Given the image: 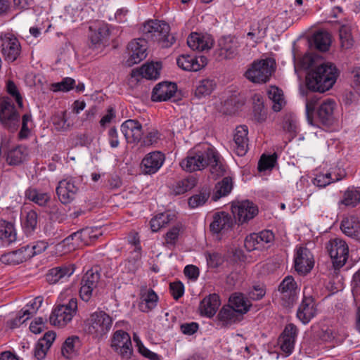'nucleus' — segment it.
Segmentation results:
<instances>
[{"mask_svg":"<svg viewBox=\"0 0 360 360\" xmlns=\"http://www.w3.org/2000/svg\"><path fill=\"white\" fill-rule=\"evenodd\" d=\"M338 77V69L331 63L311 68L306 76V86L311 91L323 93L330 89Z\"/></svg>","mask_w":360,"mask_h":360,"instance_id":"obj_1","label":"nucleus"},{"mask_svg":"<svg viewBox=\"0 0 360 360\" xmlns=\"http://www.w3.org/2000/svg\"><path fill=\"white\" fill-rule=\"evenodd\" d=\"M169 32V24L159 20H149L141 27L142 37L146 41L158 42L162 48H169L176 41L175 37Z\"/></svg>","mask_w":360,"mask_h":360,"instance_id":"obj_2","label":"nucleus"},{"mask_svg":"<svg viewBox=\"0 0 360 360\" xmlns=\"http://www.w3.org/2000/svg\"><path fill=\"white\" fill-rule=\"evenodd\" d=\"M209 155H213L211 146H198L188 151L186 158L181 161L180 166L188 172L202 170L209 165Z\"/></svg>","mask_w":360,"mask_h":360,"instance_id":"obj_3","label":"nucleus"},{"mask_svg":"<svg viewBox=\"0 0 360 360\" xmlns=\"http://www.w3.org/2000/svg\"><path fill=\"white\" fill-rule=\"evenodd\" d=\"M0 123L10 132H15L20 126V115L9 98H0Z\"/></svg>","mask_w":360,"mask_h":360,"instance_id":"obj_4","label":"nucleus"},{"mask_svg":"<svg viewBox=\"0 0 360 360\" xmlns=\"http://www.w3.org/2000/svg\"><path fill=\"white\" fill-rule=\"evenodd\" d=\"M274 60L271 58L254 61L245 76L253 83H265L274 70Z\"/></svg>","mask_w":360,"mask_h":360,"instance_id":"obj_5","label":"nucleus"},{"mask_svg":"<svg viewBox=\"0 0 360 360\" xmlns=\"http://www.w3.org/2000/svg\"><path fill=\"white\" fill-rule=\"evenodd\" d=\"M88 333L97 338H103L110 330L112 319L104 311L92 313L87 320Z\"/></svg>","mask_w":360,"mask_h":360,"instance_id":"obj_6","label":"nucleus"},{"mask_svg":"<svg viewBox=\"0 0 360 360\" xmlns=\"http://www.w3.org/2000/svg\"><path fill=\"white\" fill-rule=\"evenodd\" d=\"M77 310V300L72 298L67 304H59L52 311L49 321L54 326H66L75 315Z\"/></svg>","mask_w":360,"mask_h":360,"instance_id":"obj_7","label":"nucleus"},{"mask_svg":"<svg viewBox=\"0 0 360 360\" xmlns=\"http://www.w3.org/2000/svg\"><path fill=\"white\" fill-rule=\"evenodd\" d=\"M326 248L335 269L342 267L345 264L349 255V248L346 242L338 238L330 239L327 243Z\"/></svg>","mask_w":360,"mask_h":360,"instance_id":"obj_8","label":"nucleus"},{"mask_svg":"<svg viewBox=\"0 0 360 360\" xmlns=\"http://www.w3.org/2000/svg\"><path fill=\"white\" fill-rule=\"evenodd\" d=\"M239 43L231 36L222 37L218 40L217 49L214 51L216 60L233 59L238 54Z\"/></svg>","mask_w":360,"mask_h":360,"instance_id":"obj_9","label":"nucleus"},{"mask_svg":"<svg viewBox=\"0 0 360 360\" xmlns=\"http://www.w3.org/2000/svg\"><path fill=\"white\" fill-rule=\"evenodd\" d=\"M281 304L287 308L293 306L297 298V286L291 276H286L278 286Z\"/></svg>","mask_w":360,"mask_h":360,"instance_id":"obj_10","label":"nucleus"},{"mask_svg":"<svg viewBox=\"0 0 360 360\" xmlns=\"http://www.w3.org/2000/svg\"><path fill=\"white\" fill-rule=\"evenodd\" d=\"M235 221L243 224L253 219L258 214V209L252 202L245 200L231 206Z\"/></svg>","mask_w":360,"mask_h":360,"instance_id":"obj_11","label":"nucleus"},{"mask_svg":"<svg viewBox=\"0 0 360 360\" xmlns=\"http://www.w3.org/2000/svg\"><path fill=\"white\" fill-rule=\"evenodd\" d=\"M101 274L97 268L88 270L83 276L79 290L80 297L85 302L90 300L93 291L96 288Z\"/></svg>","mask_w":360,"mask_h":360,"instance_id":"obj_12","label":"nucleus"},{"mask_svg":"<svg viewBox=\"0 0 360 360\" xmlns=\"http://www.w3.org/2000/svg\"><path fill=\"white\" fill-rule=\"evenodd\" d=\"M111 347L124 358H129L133 352L132 344L129 335L122 330H117L111 340Z\"/></svg>","mask_w":360,"mask_h":360,"instance_id":"obj_13","label":"nucleus"},{"mask_svg":"<svg viewBox=\"0 0 360 360\" xmlns=\"http://www.w3.org/2000/svg\"><path fill=\"white\" fill-rule=\"evenodd\" d=\"M236 223L232 216L226 212H218L213 215L210 230L214 234H225L231 231Z\"/></svg>","mask_w":360,"mask_h":360,"instance_id":"obj_14","label":"nucleus"},{"mask_svg":"<svg viewBox=\"0 0 360 360\" xmlns=\"http://www.w3.org/2000/svg\"><path fill=\"white\" fill-rule=\"evenodd\" d=\"M1 53L8 62L15 61L20 53V44L16 37L11 34L1 36Z\"/></svg>","mask_w":360,"mask_h":360,"instance_id":"obj_15","label":"nucleus"},{"mask_svg":"<svg viewBox=\"0 0 360 360\" xmlns=\"http://www.w3.org/2000/svg\"><path fill=\"white\" fill-rule=\"evenodd\" d=\"M129 58L127 60L129 65L137 64L147 56V41L143 37L131 41L127 46Z\"/></svg>","mask_w":360,"mask_h":360,"instance_id":"obj_16","label":"nucleus"},{"mask_svg":"<svg viewBox=\"0 0 360 360\" xmlns=\"http://www.w3.org/2000/svg\"><path fill=\"white\" fill-rule=\"evenodd\" d=\"M297 330V328L293 323L287 324L278 338V343L285 356L291 354L294 349Z\"/></svg>","mask_w":360,"mask_h":360,"instance_id":"obj_17","label":"nucleus"},{"mask_svg":"<svg viewBox=\"0 0 360 360\" xmlns=\"http://www.w3.org/2000/svg\"><path fill=\"white\" fill-rule=\"evenodd\" d=\"M79 187L72 179H63L59 181L56 194L61 203L66 205L72 202L77 196Z\"/></svg>","mask_w":360,"mask_h":360,"instance_id":"obj_18","label":"nucleus"},{"mask_svg":"<svg viewBox=\"0 0 360 360\" xmlns=\"http://www.w3.org/2000/svg\"><path fill=\"white\" fill-rule=\"evenodd\" d=\"M335 102L332 99H327L323 101L317 108L316 115V120L324 127H330L335 122L334 109Z\"/></svg>","mask_w":360,"mask_h":360,"instance_id":"obj_19","label":"nucleus"},{"mask_svg":"<svg viewBox=\"0 0 360 360\" xmlns=\"http://www.w3.org/2000/svg\"><path fill=\"white\" fill-rule=\"evenodd\" d=\"M314 261L310 250L304 247H300L295 258V269L300 274H308L314 267Z\"/></svg>","mask_w":360,"mask_h":360,"instance_id":"obj_20","label":"nucleus"},{"mask_svg":"<svg viewBox=\"0 0 360 360\" xmlns=\"http://www.w3.org/2000/svg\"><path fill=\"white\" fill-rule=\"evenodd\" d=\"M165 155L160 151L148 153L142 160L141 168L146 174L156 173L165 162Z\"/></svg>","mask_w":360,"mask_h":360,"instance_id":"obj_21","label":"nucleus"},{"mask_svg":"<svg viewBox=\"0 0 360 360\" xmlns=\"http://www.w3.org/2000/svg\"><path fill=\"white\" fill-rule=\"evenodd\" d=\"M121 131L127 143H138L143 136L142 125L136 120H127L121 125Z\"/></svg>","mask_w":360,"mask_h":360,"instance_id":"obj_22","label":"nucleus"},{"mask_svg":"<svg viewBox=\"0 0 360 360\" xmlns=\"http://www.w3.org/2000/svg\"><path fill=\"white\" fill-rule=\"evenodd\" d=\"M248 129L245 125L237 127L236 129L232 147L238 156L245 155L248 151Z\"/></svg>","mask_w":360,"mask_h":360,"instance_id":"obj_23","label":"nucleus"},{"mask_svg":"<svg viewBox=\"0 0 360 360\" xmlns=\"http://www.w3.org/2000/svg\"><path fill=\"white\" fill-rule=\"evenodd\" d=\"M316 308L314 299L311 296L304 295L297 311V318L303 323H307L316 315Z\"/></svg>","mask_w":360,"mask_h":360,"instance_id":"obj_24","label":"nucleus"},{"mask_svg":"<svg viewBox=\"0 0 360 360\" xmlns=\"http://www.w3.org/2000/svg\"><path fill=\"white\" fill-rule=\"evenodd\" d=\"M177 89L176 84L172 82H162L157 84L152 92V101H166L172 98Z\"/></svg>","mask_w":360,"mask_h":360,"instance_id":"obj_25","label":"nucleus"},{"mask_svg":"<svg viewBox=\"0 0 360 360\" xmlns=\"http://www.w3.org/2000/svg\"><path fill=\"white\" fill-rule=\"evenodd\" d=\"M161 65L159 63H148L143 65L141 68L134 69L130 74L132 78L139 81L140 78L148 79H157L160 76Z\"/></svg>","mask_w":360,"mask_h":360,"instance_id":"obj_26","label":"nucleus"},{"mask_svg":"<svg viewBox=\"0 0 360 360\" xmlns=\"http://www.w3.org/2000/svg\"><path fill=\"white\" fill-rule=\"evenodd\" d=\"M140 300L139 309L143 312H149L157 306L158 296L153 289L145 287L141 290Z\"/></svg>","mask_w":360,"mask_h":360,"instance_id":"obj_27","label":"nucleus"},{"mask_svg":"<svg viewBox=\"0 0 360 360\" xmlns=\"http://www.w3.org/2000/svg\"><path fill=\"white\" fill-rule=\"evenodd\" d=\"M242 318L243 316L230 305L224 306L217 314L219 324L222 327H227L238 322Z\"/></svg>","mask_w":360,"mask_h":360,"instance_id":"obj_28","label":"nucleus"},{"mask_svg":"<svg viewBox=\"0 0 360 360\" xmlns=\"http://www.w3.org/2000/svg\"><path fill=\"white\" fill-rule=\"evenodd\" d=\"M56 338V333L53 331H48L44 337L39 339L34 349V356L38 360L45 358L46 352L51 347Z\"/></svg>","mask_w":360,"mask_h":360,"instance_id":"obj_29","label":"nucleus"},{"mask_svg":"<svg viewBox=\"0 0 360 360\" xmlns=\"http://www.w3.org/2000/svg\"><path fill=\"white\" fill-rule=\"evenodd\" d=\"M75 271L74 265H63L51 269L46 275V280L50 284H55L65 277H70Z\"/></svg>","mask_w":360,"mask_h":360,"instance_id":"obj_30","label":"nucleus"},{"mask_svg":"<svg viewBox=\"0 0 360 360\" xmlns=\"http://www.w3.org/2000/svg\"><path fill=\"white\" fill-rule=\"evenodd\" d=\"M187 44L191 49L202 51L211 48L212 40L209 37L194 32L188 37Z\"/></svg>","mask_w":360,"mask_h":360,"instance_id":"obj_31","label":"nucleus"},{"mask_svg":"<svg viewBox=\"0 0 360 360\" xmlns=\"http://www.w3.org/2000/svg\"><path fill=\"white\" fill-rule=\"evenodd\" d=\"M29 259H30V252L27 253L25 245L18 250L3 255L1 261L6 264L15 265Z\"/></svg>","mask_w":360,"mask_h":360,"instance_id":"obj_32","label":"nucleus"},{"mask_svg":"<svg viewBox=\"0 0 360 360\" xmlns=\"http://www.w3.org/2000/svg\"><path fill=\"white\" fill-rule=\"evenodd\" d=\"M220 305L219 297L217 294H211L205 297L200 304V310L202 314L208 317L213 316Z\"/></svg>","mask_w":360,"mask_h":360,"instance_id":"obj_33","label":"nucleus"},{"mask_svg":"<svg viewBox=\"0 0 360 360\" xmlns=\"http://www.w3.org/2000/svg\"><path fill=\"white\" fill-rule=\"evenodd\" d=\"M229 305L243 316L249 311L252 304L249 300H245L243 294L236 292L230 297Z\"/></svg>","mask_w":360,"mask_h":360,"instance_id":"obj_34","label":"nucleus"},{"mask_svg":"<svg viewBox=\"0 0 360 360\" xmlns=\"http://www.w3.org/2000/svg\"><path fill=\"white\" fill-rule=\"evenodd\" d=\"M267 93L272 101V110L276 112L281 111L286 104L283 91L276 86H271Z\"/></svg>","mask_w":360,"mask_h":360,"instance_id":"obj_35","label":"nucleus"},{"mask_svg":"<svg viewBox=\"0 0 360 360\" xmlns=\"http://www.w3.org/2000/svg\"><path fill=\"white\" fill-rule=\"evenodd\" d=\"M340 229L345 235L354 238L360 232V223L356 217L351 216L342 221Z\"/></svg>","mask_w":360,"mask_h":360,"instance_id":"obj_36","label":"nucleus"},{"mask_svg":"<svg viewBox=\"0 0 360 360\" xmlns=\"http://www.w3.org/2000/svg\"><path fill=\"white\" fill-rule=\"evenodd\" d=\"M233 188V181L229 176H226L219 181L214 188V193L212 197L213 201H217L219 198L229 195Z\"/></svg>","mask_w":360,"mask_h":360,"instance_id":"obj_37","label":"nucleus"},{"mask_svg":"<svg viewBox=\"0 0 360 360\" xmlns=\"http://www.w3.org/2000/svg\"><path fill=\"white\" fill-rule=\"evenodd\" d=\"M25 198L41 207H45L50 200V195L34 188H29L25 193Z\"/></svg>","mask_w":360,"mask_h":360,"instance_id":"obj_38","label":"nucleus"},{"mask_svg":"<svg viewBox=\"0 0 360 360\" xmlns=\"http://www.w3.org/2000/svg\"><path fill=\"white\" fill-rule=\"evenodd\" d=\"M81 345V342L77 336L68 338L63 345L62 354L67 359L73 357Z\"/></svg>","mask_w":360,"mask_h":360,"instance_id":"obj_39","label":"nucleus"},{"mask_svg":"<svg viewBox=\"0 0 360 360\" xmlns=\"http://www.w3.org/2000/svg\"><path fill=\"white\" fill-rule=\"evenodd\" d=\"M176 63L178 66L184 70L194 72L200 70L199 60L197 56L181 55L177 58Z\"/></svg>","mask_w":360,"mask_h":360,"instance_id":"obj_40","label":"nucleus"},{"mask_svg":"<svg viewBox=\"0 0 360 360\" xmlns=\"http://www.w3.org/2000/svg\"><path fill=\"white\" fill-rule=\"evenodd\" d=\"M212 153L214 158L209 155V165L210 166L211 174L216 176H224L226 173V166L221 162L220 155L218 152L212 147Z\"/></svg>","mask_w":360,"mask_h":360,"instance_id":"obj_41","label":"nucleus"},{"mask_svg":"<svg viewBox=\"0 0 360 360\" xmlns=\"http://www.w3.org/2000/svg\"><path fill=\"white\" fill-rule=\"evenodd\" d=\"M0 239L8 244L16 240L13 224L5 220L0 221Z\"/></svg>","mask_w":360,"mask_h":360,"instance_id":"obj_42","label":"nucleus"},{"mask_svg":"<svg viewBox=\"0 0 360 360\" xmlns=\"http://www.w3.org/2000/svg\"><path fill=\"white\" fill-rule=\"evenodd\" d=\"M340 202L347 207H356L360 203V192L354 188H348Z\"/></svg>","mask_w":360,"mask_h":360,"instance_id":"obj_43","label":"nucleus"},{"mask_svg":"<svg viewBox=\"0 0 360 360\" xmlns=\"http://www.w3.org/2000/svg\"><path fill=\"white\" fill-rule=\"evenodd\" d=\"M253 104V120L257 123H262L267 118V110L260 96H255Z\"/></svg>","mask_w":360,"mask_h":360,"instance_id":"obj_44","label":"nucleus"},{"mask_svg":"<svg viewBox=\"0 0 360 360\" xmlns=\"http://www.w3.org/2000/svg\"><path fill=\"white\" fill-rule=\"evenodd\" d=\"M91 34L89 36L91 41L93 44H98L102 43L103 40L106 39L109 34L110 30L108 25L102 24L94 30L90 27Z\"/></svg>","mask_w":360,"mask_h":360,"instance_id":"obj_45","label":"nucleus"},{"mask_svg":"<svg viewBox=\"0 0 360 360\" xmlns=\"http://www.w3.org/2000/svg\"><path fill=\"white\" fill-rule=\"evenodd\" d=\"M210 196V188L208 187L202 188L198 194L192 195L188 198V205L191 208H196L204 205Z\"/></svg>","mask_w":360,"mask_h":360,"instance_id":"obj_46","label":"nucleus"},{"mask_svg":"<svg viewBox=\"0 0 360 360\" xmlns=\"http://www.w3.org/2000/svg\"><path fill=\"white\" fill-rule=\"evenodd\" d=\"M6 161L9 165H18L22 162L25 159V153L21 147L18 146L14 148L9 150V147L8 148L7 151H6Z\"/></svg>","mask_w":360,"mask_h":360,"instance_id":"obj_47","label":"nucleus"},{"mask_svg":"<svg viewBox=\"0 0 360 360\" xmlns=\"http://www.w3.org/2000/svg\"><path fill=\"white\" fill-rule=\"evenodd\" d=\"M197 179L193 176H190L176 183L174 187L173 191L175 195H181L191 190L196 186Z\"/></svg>","mask_w":360,"mask_h":360,"instance_id":"obj_48","label":"nucleus"},{"mask_svg":"<svg viewBox=\"0 0 360 360\" xmlns=\"http://www.w3.org/2000/svg\"><path fill=\"white\" fill-rule=\"evenodd\" d=\"M215 83L213 80L205 79L200 80L196 86L195 96L198 98L210 95L214 90Z\"/></svg>","mask_w":360,"mask_h":360,"instance_id":"obj_49","label":"nucleus"},{"mask_svg":"<svg viewBox=\"0 0 360 360\" xmlns=\"http://www.w3.org/2000/svg\"><path fill=\"white\" fill-rule=\"evenodd\" d=\"M315 47L321 51H326L330 44L329 34L326 32H317L314 34Z\"/></svg>","mask_w":360,"mask_h":360,"instance_id":"obj_50","label":"nucleus"},{"mask_svg":"<svg viewBox=\"0 0 360 360\" xmlns=\"http://www.w3.org/2000/svg\"><path fill=\"white\" fill-rule=\"evenodd\" d=\"M351 27L342 25L339 30L340 39L342 48L348 49L353 45V38L351 33Z\"/></svg>","mask_w":360,"mask_h":360,"instance_id":"obj_51","label":"nucleus"},{"mask_svg":"<svg viewBox=\"0 0 360 360\" xmlns=\"http://www.w3.org/2000/svg\"><path fill=\"white\" fill-rule=\"evenodd\" d=\"M86 231H87L85 229H81L79 231L74 232L73 233L70 234L69 236L65 238L63 240V242L67 245L72 244L74 248L76 247H79L85 241V233H86Z\"/></svg>","mask_w":360,"mask_h":360,"instance_id":"obj_52","label":"nucleus"},{"mask_svg":"<svg viewBox=\"0 0 360 360\" xmlns=\"http://www.w3.org/2000/svg\"><path fill=\"white\" fill-rule=\"evenodd\" d=\"M75 80L71 77H65L60 82L53 83L51 89L53 91L67 92L75 88Z\"/></svg>","mask_w":360,"mask_h":360,"instance_id":"obj_53","label":"nucleus"},{"mask_svg":"<svg viewBox=\"0 0 360 360\" xmlns=\"http://www.w3.org/2000/svg\"><path fill=\"white\" fill-rule=\"evenodd\" d=\"M170 215L166 213H161L153 218L150 221V228L152 231L156 232L162 227L165 226L170 220Z\"/></svg>","mask_w":360,"mask_h":360,"instance_id":"obj_54","label":"nucleus"},{"mask_svg":"<svg viewBox=\"0 0 360 360\" xmlns=\"http://www.w3.org/2000/svg\"><path fill=\"white\" fill-rule=\"evenodd\" d=\"M38 215L34 210H30L26 214L25 219L23 221V227L25 231L30 233L34 231L37 225Z\"/></svg>","mask_w":360,"mask_h":360,"instance_id":"obj_55","label":"nucleus"},{"mask_svg":"<svg viewBox=\"0 0 360 360\" xmlns=\"http://www.w3.org/2000/svg\"><path fill=\"white\" fill-rule=\"evenodd\" d=\"M276 158L275 153L270 155H262L258 163V169L260 172L271 169L274 167Z\"/></svg>","mask_w":360,"mask_h":360,"instance_id":"obj_56","label":"nucleus"},{"mask_svg":"<svg viewBox=\"0 0 360 360\" xmlns=\"http://www.w3.org/2000/svg\"><path fill=\"white\" fill-rule=\"evenodd\" d=\"M244 247L248 252L259 249L262 247L255 233H252L245 238L244 240Z\"/></svg>","mask_w":360,"mask_h":360,"instance_id":"obj_57","label":"nucleus"},{"mask_svg":"<svg viewBox=\"0 0 360 360\" xmlns=\"http://www.w3.org/2000/svg\"><path fill=\"white\" fill-rule=\"evenodd\" d=\"M139 255L137 254L136 257L133 258H129L125 260L122 264L121 266L123 268L124 271H126L129 273H134L139 268Z\"/></svg>","mask_w":360,"mask_h":360,"instance_id":"obj_58","label":"nucleus"},{"mask_svg":"<svg viewBox=\"0 0 360 360\" xmlns=\"http://www.w3.org/2000/svg\"><path fill=\"white\" fill-rule=\"evenodd\" d=\"M42 302L43 299L41 297H35L30 304H27L25 309H22L24 311V314H27L28 318H30L41 307Z\"/></svg>","mask_w":360,"mask_h":360,"instance_id":"obj_59","label":"nucleus"},{"mask_svg":"<svg viewBox=\"0 0 360 360\" xmlns=\"http://www.w3.org/2000/svg\"><path fill=\"white\" fill-rule=\"evenodd\" d=\"M141 139L143 146H152L156 143L160 139V134L157 129H153L151 131L147 132L146 135Z\"/></svg>","mask_w":360,"mask_h":360,"instance_id":"obj_60","label":"nucleus"},{"mask_svg":"<svg viewBox=\"0 0 360 360\" xmlns=\"http://www.w3.org/2000/svg\"><path fill=\"white\" fill-rule=\"evenodd\" d=\"M332 183V174H319L313 180V184L320 188L326 187Z\"/></svg>","mask_w":360,"mask_h":360,"instance_id":"obj_61","label":"nucleus"},{"mask_svg":"<svg viewBox=\"0 0 360 360\" xmlns=\"http://www.w3.org/2000/svg\"><path fill=\"white\" fill-rule=\"evenodd\" d=\"M27 253L30 252V258L34 257V255L37 254H40L42 252L45 251L46 249L48 247V245L44 241H38L35 245H25Z\"/></svg>","mask_w":360,"mask_h":360,"instance_id":"obj_62","label":"nucleus"},{"mask_svg":"<svg viewBox=\"0 0 360 360\" xmlns=\"http://www.w3.org/2000/svg\"><path fill=\"white\" fill-rule=\"evenodd\" d=\"M32 122V116L30 114H25L22 117V127L19 132L20 139H25L28 136L30 133L29 123Z\"/></svg>","mask_w":360,"mask_h":360,"instance_id":"obj_63","label":"nucleus"},{"mask_svg":"<svg viewBox=\"0 0 360 360\" xmlns=\"http://www.w3.org/2000/svg\"><path fill=\"white\" fill-rule=\"evenodd\" d=\"M169 290L172 295L176 300L181 297L184 292V285L180 281L171 283L169 285Z\"/></svg>","mask_w":360,"mask_h":360,"instance_id":"obj_64","label":"nucleus"}]
</instances>
